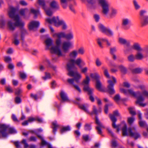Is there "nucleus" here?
Instances as JSON below:
<instances>
[{
    "mask_svg": "<svg viewBox=\"0 0 148 148\" xmlns=\"http://www.w3.org/2000/svg\"><path fill=\"white\" fill-rule=\"evenodd\" d=\"M18 8H15L12 6L9 7L8 11L9 16L13 19L12 20H8L5 21L4 19L0 20V26L2 28L6 27L8 29L13 31L15 29L16 27H18L21 28V37L22 40L26 34V31L23 27L25 23L20 18L19 16L16 14L18 10Z\"/></svg>",
    "mask_w": 148,
    "mask_h": 148,
    "instance_id": "obj_1",
    "label": "nucleus"
},
{
    "mask_svg": "<svg viewBox=\"0 0 148 148\" xmlns=\"http://www.w3.org/2000/svg\"><path fill=\"white\" fill-rule=\"evenodd\" d=\"M120 115L117 110L114 111L113 114L110 115V118L112 122V127L116 129L117 132H119L122 128V134L123 136H130L134 137L136 139L140 138V134L136 132L134 129H132L131 127L127 128L125 122H122L120 125H116L115 122L116 121V117L119 116Z\"/></svg>",
    "mask_w": 148,
    "mask_h": 148,
    "instance_id": "obj_2",
    "label": "nucleus"
},
{
    "mask_svg": "<svg viewBox=\"0 0 148 148\" xmlns=\"http://www.w3.org/2000/svg\"><path fill=\"white\" fill-rule=\"evenodd\" d=\"M140 88L142 90L141 92L138 91L134 92L131 89L126 90L124 88H121L120 90L121 92L124 93L125 95H130L136 98L137 100L136 102L137 104L142 107L145 106L147 103L143 102L145 100V97H148V92L144 90L145 87L143 86H140Z\"/></svg>",
    "mask_w": 148,
    "mask_h": 148,
    "instance_id": "obj_3",
    "label": "nucleus"
},
{
    "mask_svg": "<svg viewBox=\"0 0 148 148\" xmlns=\"http://www.w3.org/2000/svg\"><path fill=\"white\" fill-rule=\"evenodd\" d=\"M73 45L71 42L69 41H64L62 44V50L60 47L57 46H53L50 49L51 53L56 54L58 56L53 57L52 61L56 62L59 60V57H65L66 54L67 53L69 49L72 47Z\"/></svg>",
    "mask_w": 148,
    "mask_h": 148,
    "instance_id": "obj_4",
    "label": "nucleus"
},
{
    "mask_svg": "<svg viewBox=\"0 0 148 148\" xmlns=\"http://www.w3.org/2000/svg\"><path fill=\"white\" fill-rule=\"evenodd\" d=\"M75 64H76L80 68L82 66L85 65V63L80 58H78L76 60H71L70 62L67 64V69L69 71L68 75L69 76H74L75 81L77 83L79 82V79L82 78L81 74L77 71L74 72L72 70L76 68Z\"/></svg>",
    "mask_w": 148,
    "mask_h": 148,
    "instance_id": "obj_5",
    "label": "nucleus"
},
{
    "mask_svg": "<svg viewBox=\"0 0 148 148\" xmlns=\"http://www.w3.org/2000/svg\"><path fill=\"white\" fill-rule=\"evenodd\" d=\"M98 3L101 7V13L105 18L111 19L116 17L118 13L117 10L114 8H110V5L107 0H97Z\"/></svg>",
    "mask_w": 148,
    "mask_h": 148,
    "instance_id": "obj_6",
    "label": "nucleus"
},
{
    "mask_svg": "<svg viewBox=\"0 0 148 148\" xmlns=\"http://www.w3.org/2000/svg\"><path fill=\"white\" fill-rule=\"evenodd\" d=\"M46 21L49 24H53L57 27L61 26L62 29L64 30L67 29L68 27L65 22L62 20H60L58 16L47 18L46 19Z\"/></svg>",
    "mask_w": 148,
    "mask_h": 148,
    "instance_id": "obj_7",
    "label": "nucleus"
},
{
    "mask_svg": "<svg viewBox=\"0 0 148 148\" xmlns=\"http://www.w3.org/2000/svg\"><path fill=\"white\" fill-rule=\"evenodd\" d=\"M49 27L51 35L53 38H65L68 40H71L74 38L73 33L72 32H70L66 34L63 32H55L54 29L52 27L50 26Z\"/></svg>",
    "mask_w": 148,
    "mask_h": 148,
    "instance_id": "obj_8",
    "label": "nucleus"
},
{
    "mask_svg": "<svg viewBox=\"0 0 148 148\" xmlns=\"http://www.w3.org/2000/svg\"><path fill=\"white\" fill-rule=\"evenodd\" d=\"M105 76L109 79L108 80V92L110 94L115 93V91L114 88V86L116 82V79L113 76H110L108 70L105 69L104 71Z\"/></svg>",
    "mask_w": 148,
    "mask_h": 148,
    "instance_id": "obj_9",
    "label": "nucleus"
},
{
    "mask_svg": "<svg viewBox=\"0 0 148 148\" xmlns=\"http://www.w3.org/2000/svg\"><path fill=\"white\" fill-rule=\"evenodd\" d=\"M0 132L3 137H6L8 135V133L10 134H14L16 133V130L9 125L0 124Z\"/></svg>",
    "mask_w": 148,
    "mask_h": 148,
    "instance_id": "obj_10",
    "label": "nucleus"
},
{
    "mask_svg": "<svg viewBox=\"0 0 148 148\" xmlns=\"http://www.w3.org/2000/svg\"><path fill=\"white\" fill-rule=\"evenodd\" d=\"M90 81V78L87 75H86V78L82 82L81 84L84 86L83 90L88 92V94H90L94 92V89L90 87L89 84Z\"/></svg>",
    "mask_w": 148,
    "mask_h": 148,
    "instance_id": "obj_11",
    "label": "nucleus"
},
{
    "mask_svg": "<svg viewBox=\"0 0 148 148\" xmlns=\"http://www.w3.org/2000/svg\"><path fill=\"white\" fill-rule=\"evenodd\" d=\"M98 27L100 31L102 33L105 34L109 37H112L114 35L113 31L110 29L105 27L101 24H99Z\"/></svg>",
    "mask_w": 148,
    "mask_h": 148,
    "instance_id": "obj_12",
    "label": "nucleus"
},
{
    "mask_svg": "<svg viewBox=\"0 0 148 148\" xmlns=\"http://www.w3.org/2000/svg\"><path fill=\"white\" fill-rule=\"evenodd\" d=\"M131 19L127 17H123L122 19L121 24L123 29L127 30L130 28V25L131 24Z\"/></svg>",
    "mask_w": 148,
    "mask_h": 148,
    "instance_id": "obj_13",
    "label": "nucleus"
},
{
    "mask_svg": "<svg viewBox=\"0 0 148 148\" xmlns=\"http://www.w3.org/2000/svg\"><path fill=\"white\" fill-rule=\"evenodd\" d=\"M38 2L39 4L42 6L43 8L47 15L50 16L52 15V12L51 9L46 6L44 0H38Z\"/></svg>",
    "mask_w": 148,
    "mask_h": 148,
    "instance_id": "obj_14",
    "label": "nucleus"
},
{
    "mask_svg": "<svg viewBox=\"0 0 148 148\" xmlns=\"http://www.w3.org/2000/svg\"><path fill=\"white\" fill-rule=\"evenodd\" d=\"M97 42L99 46L101 48H103V46L102 43L104 42H106V44L108 46L111 45V44L108 40L106 38H98L97 40Z\"/></svg>",
    "mask_w": 148,
    "mask_h": 148,
    "instance_id": "obj_15",
    "label": "nucleus"
},
{
    "mask_svg": "<svg viewBox=\"0 0 148 148\" xmlns=\"http://www.w3.org/2000/svg\"><path fill=\"white\" fill-rule=\"evenodd\" d=\"M40 24L38 21H32L29 24V29L30 30L35 31L39 27Z\"/></svg>",
    "mask_w": 148,
    "mask_h": 148,
    "instance_id": "obj_16",
    "label": "nucleus"
},
{
    "mask_svg": "<svg viewBox=\"0 0 148 148\" xmlns=\"http://www.w3.org/2000/svg\"><path fill=\"white\" fill-rule=\"evenodd\" d=\"M95 123L97 126L96 127V128L97 130L98 133L100 134H102V132L101 129L104 128L105 127L100 122L98 118L97 117H96Z\"/></svg>",
    "mask_w": 148,
    "mask_h": 148,
    "instance_id": "obj_17",
    "label": "nucleus"
},
{
    "mask_svg": "<svg viewBox=\"0 0 148 148\" xmlns=\"http://www.w3.org/2000/svg\"><path fill=\"white\" fill-rule=\"evenodd\" d=\"M36 120L40 123H42L43 122L42 119L38 117L36 118L29 117L28 120L24 121L22 123V124L23 125H28V122H32Z\"/></svg>",
    "mask_w": 148,
    "mask_h": 148,
    "instance_id": "obj_18",
    "label": "nucleus"
},
{
    "mask_svg": "<svg viewBox=\"0 0 148 148\" xmlns=\"http://www.w3.org/2000/svg\"><path fill=\"white\" fill-rule=\"evenodd\" d=\"M46 49H50V47L53 45V39L51 38H47L45 41Z\"/></svg>",
    "mask_w": 148,
    "mask_h": 148,
    "instance_id": "obj_19",
    "label": "nucleus"
},
{
    "mask_svg": "<svg viewBox=\"0 0 148 148\" xmlns=\"http://www.w3.org/2000/svg\"><path fill=\"white\" fill-rule=\"evenodd\" d=\"M72 77H74V76H72ZM80 79H79V82H80ZM75 81L77 83H79V82L78 83H77L75 81V77H74V79L72 78V79H68L67 81L70 84L73 85L74 87L79 92H81V90L79 87V86L76 85H75L74 84V81Z\"/></svg>",
    "mask_w": 148,
    "mask_h": 148,
    "instance_id": "obj_20",
    "label": "nucleus"
},
{
    "mask_svg": "<svg viewBox=\"0 0 148 148\" xmlns=\"http://www.w3.org/2000/svg\"><path fill=\"white\" fill-rule=\"evenodd\" d=\"M118 41L119 44L125 45L127 46H130V42L129 40H127L126 39L121 37L119 38Z\"/></svg>",
    "mask_w": 148,
    "mask_h": 148,
    "instance_id": "obj_21",
    "label": "nucleus"
},
{
    "mask_svg": "<svg viewBox=\"0 0 148 148\" xmlns=\"http://www.w3.org/2000/svg\"><path fill=\"white\" fill-rule=\"evenodd\" d=\"M60 95L62 101L67 102L70 101V100L68 97L67 94L64 91H61Z\"/></svg>",
    "mask_w": 148,
    "mask_h": 148,
    "instance_id": "obj_22",
    "label": "nucleus"
},
{
    "mask_svg": "<svg viewBox=\"0 0 148 148\" xmlns=\"http://www.w3.org/2000/svg\"><path fill=\"white\" fill-rule=\"evenodd\" d=\"M141 25L142 26H145L148 25V15L139 19Z\"/></svg>",
    "mask_w": 148,
    "mask_h": 148,
    "instance_id": "obj_23",
    "label": "nucleus"
},
{
    "mask_svg": "<svg viewBox=\"0 0 148 148\" xmlns=\"http://www.w3.org/2000/svg\"><path fill=\"white\" fill-rule=\"evenodd\" d=\"M78 55L77 51L76 50H74L70 53L69 56L71 60L74 59Z\"/></svg>",
    "mask_w": 148,
    "mask_h": 148,
    "instance_id": "obj_24",
    "label": "nucleus"
},
{
    "mask_svg": "<svg viewBox=\"0 0 148 148\" xmlns=\"http://www.w3.org/2000/svg\"><path fill=\"white\" fill-rule=\"evenodd\" d=\"M44 64L47 66L51 68L54 71H56L57 68L56 66L54 65H51L50 62L48 59H45L44 62Z\"/></svg>",
    "mask_w": 148,
    "mask_h": 148,
    "instance_id": "obj_25",
    "label": "nucleus"
},
{
    "mask_svg": "<svg viewBox=\"0 0 148 148\" xmlns=\"http://www.w3.org/2000/svg\"><path fill=\"white\" fill-rule=\"evenodd\" d=\"M96 82V87L97 89L99 91L103 92L104 91V89L101 83L99 80H97Z\"/></svg>",
    "mask_w": 148,
    "mask_h": 148,
    "instance_id": "obj_26",
    "label": "nucleus"
},
{
    "mask_svg": "<svg viewBox=\"0 0 148 148\" xmlns=\"http://www.w3.org/2000/svg\"><path fill=\"white\" fill-rule=\"evenodd\" d=\"M52 128L53 129V132L54 134H55L58 128L60 126L58 125L56 121H54L52 122Z\"/></svg>",
    "mask_w": 148,
    "mask_h": 148,
    "instance_id": "obj_27",
    "label": "nucleus"
},
{
    "mask_svg": "<svg viewBox=\"0 0 148 148\" xmlns=\"http://www.w3.org/2000/svg\"><path fill=\"white\" fill-rule=\"evenodd\" d=\"M51 7L53 9L58 10L59 9L60 7L58 3L55 1H53L50 3Z\"/></svg>",
    "mask_w": 148,
    "mask_h": 148,
    "instance_id": "obj_28",
    "label": "nucleus"
},
{
    "mask_svg": "<svg viewBox=\"0 0 148 148\" xmlns=\"http://www.w3.org/2000/svg\"><path fill=\"white\" fill-rule=\"evenodd\" d=\"M143 51H138L135 55L136 59L138 60H141L144 58V56L143 53Z\"/></svg>",
    "mask_w": 148,
    "mask_h": 148,
    "instance_id": "obj_29",
    "label": "nucleus"
},
{
    "mask_svg": "<svg viewBox=\"0 0 148 148\" xmlns=\"http://www.w3.org/2000/svg\"><path fill=\"white\" fill-rule=\"evenodd\" d=\"M96 0H87V2L92 5L90 8L92 9H97L98 7V6L97 5L95 4L96 2Z\"/></svg>",
    "mask_w": 148,
    "mask_h": 148,
    "instance_id": "obj_30",
    "label": "nucleus"
},
{
    "mask_svg": "<svg viewBox=\"0 0 148 148\" xmlns=\"http://www.w3.org/2000/svg\"><path fill=\"white\" fill-rule=\"evenodd\" d=\"M132 47L133 49L137 50L138 51H143V49L140 47V45L137 42L134 43Z\"/></svg>",
    "mask_w": 148,
    "mask_h": 148,
    "instance_id": "obj_31",
    "label": "nucleus"
},
{
    "mask_svg": "<svg viewBox=\"0 0 148 148\" xmlns=\"http://www.w3.org/2000/svg\"><path fill=\"white\" fill-rule=\"evenodd\" d=\"M90 77L91 78L95 80L96 81L99 80L100 76L99 74L97 73H91L90 74Z\"/></svg>",
    "mask_w": 148,
    "mask_h": 148,
    "instance_id": "obj_32",
    "label": "nucleus"
},
{
    "mask_svg": "<svg viewBox=\"0 0 148 148\" xmlns=\"http://www.w3.org/2000/svg\"><path fill=\"white\" fill-rule=\"evenodd\" d=\"M21 143L24 145V147L25 148H27L28 147L29 148H36V146L35 145H31L29 146L26 143V140L25 139H23L21 141Z\"/></svg>",
    "mask_w": 148,
    "mask_h": 148,
    "instance_id": "obj_33",
    "label": "nucleus"
},
{
    "mask_svg": "<svg viewBox=\"0 0 148 148\" xmlns=\"http://www.w3.org/2000/svg\"><path fill=\"white\" fill-rule=\"evenodd\" d=\"M79 107L81 109L84 110L87 113H89L88 110L89 106L87 104L80 105L79 106Z\"/></svg>",
    "mask_w": 148,
    "mask_h": 148,
    "instance_id": "obj_34",
    "label": "nucleus"
},
{
    "mask_svg": "<svg viewBox=\"0 0 148 148\" xmlns=\"http://www.w3.org/2000/svg\"><path fill=\"white\" fill-rule=\"evenodd\" d=\"M45 76H42V79L44 80L50 79L51 77V74L48 72H45Z\"/></svg>",
    "mask_w": 148,
    "mask_h": 148,
    "instance_id": "obj_35",
    "label": "nucleus"
},
{
    "mask_svg": "<svg viewBox=\"0 0 148 148\" xmlns=\"http://www.w3.org/2000/svg\"><path fill=\"white\" fill-rule=\"evenodd\" d=\"M114 99L116 102L118 103H119L120 101H123L124 100L123 99L121 98L119 94H117L115 95L114 98Z\"/></svg>",
    "mask_w": 148,
    "mask_h": 148,
    "instance_id": "obj_36",
    "label": "nucleus"
},
{
    "mask_svg": "<svg viewBox=\"0 0 148 148\" xmlns=\"http://www.w3.org/2000/svg\"><path fill=\"white\" fill-rule=\"evenodd\" d=\"M147 12L146 10H141L139 11V19L145 16V14Z\"/></svg>",
    "mask_w": 148,
    "mask_h": 148,
    "instance_id": "obj_37",
    "label": "nucleus"
},
{
    "mask_svg": "<svg viewBox=\"0 0 148 148\" xmlns=\"http://www.w3.org/2000/svg\"><path fill=\"white\" fill-rule=\"evenodd\" d=\"M133 2L134 8L136 10H138L140 9L141 6L138 1L136 0H133Z\"/></svg>",
    "mask_w": 148,
    "mask_h": 148,
    "instance_id": "obj_38",
    "label": "nucleus"
},
{
    "mask_svg": "<svg viewBox=\"0 0 148 148\" xmlns=\"http://www.w3.org/2000/svg\"><path fill=\"white\" fill-rule=\"evenodd\" d=\"M119 68L122 73L125 74L127 73V69L123 66L120 65L119 66Z\"/></svg>",
    "mask_w": 148,
    "mask_h": 148,
    "instance_id": "obj_39",
    "label": "nucleus"
},
{
    "mask_svg": "<svg viewBox=\"0 0 148 148\" xmlns=\"http://www.w3.org/2000/svg\"><path fill=\"white\" fill-rule=\"evenodd\" d=\"M127 60L130 62H133L136 59L135 56H134L133 54H130L127 56Z\"/></svg>",
    "mask_w": 148,
    "mask_h": 148,
    "instance_id": "obj_40",
    "label": "nucleus"
},
{
    "mask_svg": "<svg viewBox=\"0 0 148 148\" xmlns=\"http://www.w3.org/2000/svg\"><path fill=\"white\" fill-rule=\"evenodd\" d=\"M31 12L34 15V18H36L37 16L40 14V12L38 10H35L33 8L31 9Z\"/></svg>",
    "mask_w": 148,
    "mask_h": 148,
    "instance_id": "obj_41",
    "label": "nucleus"
},
{
    "mask_svg": "<svg viewBox=\"0 0 148 148\" xmlns=\"http://www.w3.org/2000/svg\"><path fill=\"white\" fill-rule=\"evenodd\" d=\"M71 127L69 126L63 127L61 130L60 132L61 133H63L66 132L71 130Z\"/></svg>",
    "mask_w": 148,
    "mask_h": 148,
    "instance_id": "obj_42",
    "label": "nucleus"
},
{
    "mask_svg": "<svg viewBox=\"0 0 148 148\" xmlns=\"http://www.w3.org/2000/svg\"><path fill=\"white\" fill-rule=\"evenodd\" d=\"M101 112V109L99 108V110H97L95 106H93V110L92 112V114H97Z\"/></svg>",
    "mask_w": 148,
    "mask_h": 148,
    "instance_id": "obj_43",
    "label": "nucleus"
},
{
    "mask_svg": "<svg viewBox=\"0 0 148 148\" xmlns=\"http://www.w3.org/2000/svg\"><path fill=\"white\" fill-rule=\"evenodd\" d=\"M20 76L23 79H25L27 78L26 74L23 71H21L19 73Z\"/></svg>",
    "mask_w": 148,
    "mask_h": 148,
    "instance_id": "obj_44",
    "label": "nucleus"
},
{
    "mask_svg": "<svg viewBox=\"0 0 148 148\" xmlns=\"http://www.w3.org/2000/svg\"><path fill=\"white\" fill-rule=\"evenodd\" d=\"M28 11L29 10L27 8L22 9L20 11V14L21 15L24 16L25 14L27 13Z\"/></svg>",
    "mask_w": 148,
    "mask_h": 148,
    "instance_id": "obj_45",
    "label": "nucleus"
},
{
    "mask_svg": "<svg viewBox=\"0 0 148 148\" xmlns=\"http://www.w3.org/2000/svg\"><path fill=\"white\" fill-rule=\"evenodd\" d=\"M77 51L78 54L79 53L81 55H83L85 52V50L84 48L83 47H80L78 49V51Z\"/></svg>",
    "mask_w": 148,
    "mask_h": 148,
    "instance_id": "obj_46",
    "label": "nucleus"
},
{
    "mask_svg": "<svg viewBox=\"0 0 148 148\" xmlns=\"http://www.w3.org/2000/svg\"><path fill=\"white\" fill-rule=\"evenodd\" d=\"M130 113L132 115L136 114V113L135 111V109L133 107H130L128 108Z\"/></svg>",
    "mask_w": 148,
    "mask_h": 148,
    "instance_id": "obj_47",
    "label": "nucleus"
},
{
    "mask_svg": "<svg viewBox=\"0 0 148 148\" xmlns=\"http://www.w3.org/2000/svg\"><path fill=\"white\" fill-rule=\"evenodd\" d=\"M142 69L141 68H137L133 69L132 71V72L134 73H139L142 72Z\"/></svg>",
    "mask_w": 148,
    "mask_h": 148,
    "instance_id": "obj_48",
    "label": "nucleus"
},
{
    "mask_svg": "<svg viewBox=\"0 0 148 148\" xmlns=\"http://www.w3.org/2000/svg\"><path fill=\"white\" fill-rule=\"evenodd\" d=\"M118 145V144L115 140L113 139L111 141V146L113 148H115Z\"/></svg>",
    "mask_w": 148,
    "mask_h": 148,
    "instance_id": "obj_49",
    "label": "nucleus"
},
{
    "mask_svg": "<svg viewBox=\"0 0 148 148\" xmlns=\"http://www.w3.org/2000/svg\"><path fill=\"white\" fill-rule=\"evenodd\" d=\"M23 92L22 89L20 88H18L16 89L15 91V94L17 95H20Z\"/></svg>",
    "mask_w": 148,
    "mask_h": 148,
    "instance_id": "obj_50",
    "label": "nucleus"
},
{
    "mask_svg": "<svg viewBox=\"0 0 148 148\" xmlns=\"http://www.w3.org/2000/svg\"><path fill=\"white\" fill-rule=\"evenodd\" d=\"M93 18L96 22H98L100 19V15L98 14H95L94 15Z\"/></svg>",
    "mask_w": 148,
    "mask_h": 148,
    "instance_id": "obj_51",
    "label": "nucleus"
},
{
    "mask_svg": "<svg viewBox=\"0 0 148 148\" xmlns=\"http://www.w3.org/2000/svg\"><path fill=\"white\" fill-rule=\"evenodd\" d=\"M95 64L97 66H100L102 64L99 58H97L96 60Z\"/></svg>",
    "mask_w": 148,
    "mask_h": 148,
    "instance_id": "obj_52",
    "label": "nucleus"
},
{
    "mask_svg": "<svg viewBox=\"0 0 148 148\" xmlns=\"http://www.w3.org/2000/svg\"><path fill=\"white\" fill-rule=\"evenodd\" d=\"M57 39L56 40V45L57 46H58L60 47L59 46L61 45V40L60 39L61 38H57Z\"/></svg>",
    "mask_w": 148,
    "mask_h": 148,
    "instance_id": "obj_53",
    "label": "nucleus"
},
{
    "mask_svg": "<svg viewBox=\"0 0 148 148\" xmlns=\"http://www.w3.org/2000/svg\"><path fill=\"white\" fill-rule=\"evenodd\" d=\"M4 60L5 62L9 63L12 61L11 58L9 56H5L4 57Z\"/></svg>",
    "mask_w": 148,
    "mask_h": 148,
    "instance_id": "obj_54",
    "label": "nucleus"
},
{
    "mask_svg": "<svg viewBox=\"0 0 148 148\" xmlns=\"http://www.w3.org/2000/svg\"><path fill=\"white\" fill-rule=\"evenodd\" d=\"M88 70V68L87 67H85L82 68L81 69V72L82 73H84L85 75H86V73Z\"/></svg>",
    "mask_w": 148,
    "mask_h": 148,
    "instance_id": "obj_55",
    "label": "nucleus"
},
{
    "mask_svg": "<svg viewBox=\"0 0 148 148\" xmlns=\"http://www.w3.org/2000/svg\"><path fill=\"white\" fill-rule=\"evenodd\" d=\"M116 47H113L110 48V53L112 54H114L116 51Z\"/></svg>",
    "mask_w": 148,
    "mask_h": 148,
    "instance_id": "obj_56",
    "label": "nucleus"
},
{
    "mask_svg": "<svg viewBox=\"0 0 148 148\" xmlns=\"http://www.w3.org/2000/svg\"><path fill=\"white\" fill-rule=\"evenodd\" d=\"M135 119L134 117H132L128 118V121L130 124H131L134 121Z\"/></svg>",
    "mask_w": 148,
    "mask_h": 148,
    "instance_id": "obj_57",
    "label": "nucleus"
},
{
    "mask_svg": "<svg viewBox=\"0 0 148 148\" xmlns=\"http://www.w3.org/2000/svg\"><path fill=\"white\" fill-rule=\"evenodd\" d=\"M85 130H90L91 129V127L90 125L88 124H86L84 127Z\"/></svg>",
    "mask_w": 148,
    "mask_h": 148,
    "instance_id": "obj_58",
    "label": "nucleus"
},
{
    "mask_svg": "<svg viewBox=\"0 0 148 148\" xmlns=\"http://www.w3.org/2000/svg\"><path fill=\"white\" fill-rule=\"evenodd\" d=\"M6 90L9 93H12L13 92V90L10 86H8L6 87Z\"/></svg>",
    "mask_w": 148,
    "mask_h": 148,
    "instance_id": "obj_59",
    "label": "nucleus"
},
{
    "mask_svg": "<svg viewBox=\"0 0 148 148\" xmlns=\"http://www.w3.org/2000/svg\"><path fill=\"white\" fill-rule=\"evenodd\" d=\"M15 101V103L17 104L20 103L21 101V98L18 97H16Z\"/></svg>",
    "mask_w": 148,
    "mask_h": 148,
    "instance_id": "obj_60",
    "label": "nucleus"
},
{
    "mask_svg": "<svg viewBox=\"0 0 148 148\" xmlns=\"http://www.w3.org/2000/svg\"><path fill=\"white\" fill-rule=\"evenodd\" d=\"M28 141H35L36 140V138L34 136H31L27 140Z\"/></svg>",
    "mask_w": 148,
    "mask_h": 148,
    "instance_id": "obj_61",
    "label": "nucleus"
},
{
    "mask_svg": "<svg viewBox=\"0 0 148 148\" xmlns=\"http://www.w3.org/2000/svg\"><path fill=\"white\" fill-rule=\"evenodd\" d=\"M12 118L13 120L15 122H19V121L17 119L16 116L14 114H12Z\"/></svg>",
    "mask_w": 148,
    "mask_h": 148,
    "instance_id": "obj_62",
    "label": "nucleus"
},
{
    "mask_svg": "<svg viewBox=\"0 0 148 148\" xmlns=\"http://www.w3.org/2000/svg\"><path fill=\"white\" fill-rule=\"evenodd\" d=\"M16 36H15V39L13 41L14 43L16 45H18L19 43V40L16 39Z\"/></svg>",
    "mask_w": 148,
    "mask_h": 148,
    "instance_id": "obj_63",
    "label": "nucleus"
},
{
    "mask_svg": "<svg viewBox=\"0 0 148 148\" xmlns=\"http://www.w3.org/2000/svg\"><path fill=\"white\" fill-rule=\"evenodd\" d=\"M123 85L124 86L127 88H129L130 86V84L127 82H124L123 83Z\"/></svg>",
    "mask_w": 148,
    "mask_h": 148,
    "instance_id": "obj_64",
    "label": "nucleus"
}]
</instances>
